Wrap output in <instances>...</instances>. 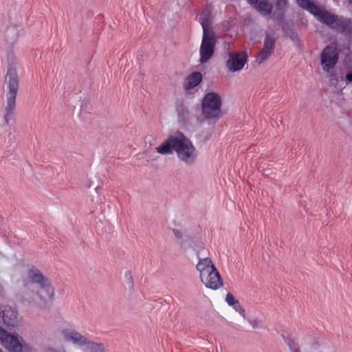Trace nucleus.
I'll use <instances>...</instances> for the list:
<instances>
[{
	"label": "nucleus",
	"instance_id": "f257e3e1",
	"mask_svg": "<svg viewBox=\"0 0 352 352\" xmlns=\"http://www.w3.org/2000/svg\"><path fill=\"white\" fill-rule=\"evenodd\" d=\"M155 150L161 155L175 152L179 160L187 164H193L197 157V149L192 142L182 133L169 135Z\"/></svg>",
	"mask_w": 352,
	"mask_h": 352
},
{
	"label": "nucleus",
	"instance_id": "f03ea898",
	"mask_svg": "<svg viewBox=\"0 0 352 352\" xmlns=\"http://www.w3.org/2000/svg\"><path fill=\"white\" fill-rule=\"evenodd\" d=\"M38 284L39 289L36 292L38 304H46L53 300L55 294V289L50 278L45 276L35 266H31L26 274V277L23 280V286L27 287L29 284Z\"/></svg>",
	"mask_w": 352,
	"mask_h": 352
},
{
	"label": "nucleus",
	"instance_id": "7ed1b4c3",
	"mask_svg": "<svg viewBox=\"0 0 352 352\" xmlns=\"http://www.w3.org/2000/svg\"><path fill=\"white\" fill-rule=\"evenodd\" d=\"M64 340L78 346L83 352H104L102 343L95 342L81 334L74 329H65L61 331Z\"/></svg>",
	"mask_w": 352,
	"mask_h": 352
},
{
	"label": "nucleus",
	"instance_id": "20e7f679",
	"mask_svg": "<svg viewBox=\"0 0 352 352\" xmlns=\"http://www.w3.org/2000/svg\"><path fill=\"white\" fill-rule=\"evenodd\" d=\"M6 80L8 84V92L7 95V104L4 113V122L8 124L12 119L16 105V96L19 88V81L17 73L14 69H9Z\"/></svg>",
	"mask_w": 352,
	"mask_h": 352
},
{
	"label": "nucleus",
	"instance_id": "39448f33",
	"mask_svg": "<svg viewBox=\"0 0 352 352\" xmlns=\"http://www.w3.org/2000/svg\"><path fill=\"white\" fill-rule=\"evenodd\" d=\"M222 101L220 96L214 92L205 95L201 102L202 115L206 120H218L221 115Z\"/></svg>",
	"mask_w": 352,
	"mask_h": 352
},
{
	"label": "nucleus",
	"instance_id": "423d86ee",
	"mask_svg": "<svg viewBox=\"0 0 352 352\" xmlns=\"http://www.w3.org/2000/svg\"><path fill=\"white\" fill-rule=\"evenodd\" d=\"M322 16L321 23L345 36L352 37V21L351 19L339 16L328 11L323 13Z\"/></svg>",
	"mask_w": 352,
	"mask_h": 352
},
{
	"label": "nucleus",
	"instance_id": "0eeeda50",
	"mask_svg": "<svg viewBox=\"0 0 352 352\" xmlns=\"http://www.w3.org/2000/svg\"><path fill=\"white\" fill-rule=\"evenodd\" d=\"M216 40L213 32L203 33L200 46V63H206L214 54Z\"/></svg>",
	"mask_w": 352,
	"mask_h": 352
},
{
	"label": "nucleus",
	"instance_id": "6e6552de",
	"mask_svg": "<svg viewBox=\"0 0 352 352\" xmlns=\"http://www.w3.org/2000/svg\"><path fill=\"white\" fill-rule=\"evenodd\" d=\"M339 52L333 45H327L322 51L320 56L322 69L329 72L338 61Z\"/></svg>",
	"mask_w": 352,
	"mask_h": 352
},
{
	"label": "nucleus",
	"instance_id": "1a4fd4ad",
	"mask_svg": "<svg viewBox=\"0 0 352 352\" xmlns=\"http://www.w3.org/2000/svg\"><path fill=\"white\" fill-rule=\"evenodd\" d=\"M8 328L18 327L21 323V318L17 310L10 306H0V318Z\"/></svg>",
	"mask_w": 352,
	"mask_h": 352
},
{
	"label": "nucleus",
	"instance_id": "9d476101",
	"mask_svg": "<svg viewBox=\"0 0 352 352\" xmlns=\"http://www.w3.org/2000/svg\"><path fill=\"white\" fill-rule=\"evenodd\" d=\"M226 61V67L231 72L241 70L247 62V56L243 52L230 53Z\"/></svg>",
	"mask_w": 352,
	"mask_h": 352
},
{
	"label": "nucleus",
	"instance_id": "9b49d317",
	"mask_svg": "<svg viewBox=\"0 0 352 352\" xmlns=\"http://www.w3.org/2000/svg\"><path fill=\"white\" fill-rule=\"evenodd\" d=\"M201 283L207 287L217 290L223 286V279L217 271L209 272L208 274L200 278Z\"/></svg>",
	"mask_w": 352,
	"mask_h": 352
},
{
	"label": "nucleus",
	"instance_id": "f8f14e48",
	"mask_svg": "<svg viewBox=\"0 0 352 352\" xmlns=\"http://www.w3.org/2000/svg\"><path fill=\"white\" fill-rule=\"evenodd\" d=\"M2 345L10 352H23L28 349V346L23 344L17 336L8 333L1 342Z\"/></svg>",
	"mask_w": 352,
	"mask_h": 352
},
{
	"label": "nucleus",
	"instance_id": "ddd939ff",
	"mask_svg": "<svg viewBox=\"0 0 352 352\" xmlns=\"http://www.w3.org/2000/svg\"><path fill=\"white\" fill-rule=\"evenodd\" d=\"M297 3L300 7L308 10L311 14L317 17L320 21L322 19L323 13L327 11L321 10L318 6L315 5L312 1L310 0H296Z\"/></svg>",
	"mask_w": 352,
	"mask_h": 352
},
{
	"label": "nucleus",
	"instance_id": "4468645a",
	"mask_svg": "<svg viewBox=\"0 0 352 352\" xmlns=\"http://www.w3.org/2000/svg\"><path fill=\"white\" fill-rule=\"evenodd\" d=\"M275 47V40L267 34L265 37L263 47L260 52L258 59L262 63L267 59L272 54Z\"/></svg>",
	"mask_w": 352,
	"mask_h": 352
},
{
	"label": "nucleus",
	"instance_id": "2eb2a0df",
	"mask_svg": "<svg viewBox=\"0 0 352 352\" xmlns=\"http://www.w3.org/2000/svg\"><path fill=\"white\" fill-rule=\"evenodd\" d=\"M253 8L263 15H269L272 10V5L269 0H248Z\"/></svg>",
	"mask_w": 352,
	"mask_h": 352
},
{
	"label": "nucleus",
	"instance_id": "dca6fc26",
	"mask_svg": "<svg viewBox=\"0 0 352 352\" xmlns=\"http://www.w3.org/2000/svg\"><path fill=\"white\" fill-rule=\"evenodd\" d=\"M196 269L199 273L200 278L217 270L210 258H200L196 265Z\"/></svg>",
	"mask_w": 352,
	"mask_h": 352
},
{
	"label": "nucleus",
	"instance_id": "f3484780",
	"mask_svg": "<svg viewBox=\"0 0 352 352\" xmlns=\"http://www.w3.org/2000/svg\"><path fill=\"white\" fill-rule=\"evenodd\" d=\"M202 81V75L199 72H195L189 74L183 83L185 90H190L197 87Z\"/></svg>",
	"mask_w": 352,
	"mask_h": 352
},
{
	"label": "nucleus",
	"instance_id": "a211bd4d",
	"mask_svg": "<svg viewBox=\"0 0 352 352\" xmlns=\"http://www.w3.org/2000/svg\"><path fill=\"white\" fill-rule=\"evenodd\" d=\"M198 20L201 25L203 33L213 32L209 30L211 22V11L209 9L204 10L199 15Z\"/></svg>",
	"mask_w": 352,
	"mask_h": 352
},
{
	"label": "nucleus",
	"instance_id": "6ab92c4d",
	"mask_svg": "<svg viewBox=\"0 0 352 352\" xmlns=\"http://www.w3.org/2000/svg\"><path fill=\"white\" fill-rule=\"evenodd\" d=\"M276 7V10L279 11V13L276 16V19L278 21H281L283 18L285 11L287 7V0H274Z\"/></svg>",
	"mask_w": 352,
	"mask_h": 352
},
{
	"label": "nucleus",
	"instance_id": "aec40b11",
	"mask_svg": "<svg viewBox=\"0 0 352 352\" xmlns=\"http://www.w3.org/2000/svg\"><path fill=\"white\" fill-rule=\"evenodd\" d=\"M226 300L229 305L234 306L239 302L236 300L232 294L228 293L226 295Z\"/></svg>",
	"mask_w": 352,
	"mask_h": 352
},
{
	"label": "nucleus",
	"instance_id": "412c9836",
	"mask_svg": "<svg viewBox=\"0 0 352 352\" xmlns=\"http://www.w3.org/2000/svg\"><path fill=\"white\" fill-rule=\"evenodd\" d=\"M234 309L239 312L241 316H244L245 315V310L244 309L239 305V302H237V304H236L235 305H234Z\"/></svg>",
	"mask_w": 352,
	"mask_h": 352
},
{
	"label": "nucleus",
	"instance_id": "4be33fe9",
	"mask_svg": "<svg viewBox=\"0 0 352 352\" xmlns=\"http://www.w3.org/2000/svg\"><path fill=\"white\" fill-rule=\"evenodd\" d=\"M8 333L0 327V342H1Z\"/></svg>",
	"mask_w": 352,
	"mask_h": 352
},
{
	"label": "nucleus",
	"instance_id": "5701e85b",
	"mask_svg": "<svg viewBox=\"0 0 352 352\" xmlns=\"http://www.w3.org/2000/svg\"><path fill=\"white\" fill-rule=\"evenodd\" d=\"M173 232L174 233V235L178 238V239H181L182 237V232L181 230H179L177 229H173Z\"/></svg>",
	"mask_w": 352,
	"mask_h": 352
},
{
	"label": "nucleus",
	"instance_id": "b1692460",
	"mask_svg": "<svg viewBox=\"0 0 352 352\" xmlns=\"http://www.w3.org/2000/svg\"><path fill=\"white\" fill-rule=\"evenodd\" d=\"M346 79L349 82H352V72L346 75Z\"/></svg>",
	"mask_w": 352,
	"mask_h": 352
},
{
	"label": "nucleus",
	"instance_id": "393cba45",
	"mask_svg": "<svg viewBox=\"0 0 352 352\" xmlns=\"http://www.w3.org/2000/svg\"><path fill=\"white\" fill-rule=\"evenodd\" d=\"M252 325L253 327H258L260 325V322L257 320H253L251 322Z\"/></svg>",
	"mask_w": 352,
	"mask_h": 352
},
{
	"label": "nucleus",
	"instance_id": "a878e982",
	"mask_svg": "<svg viewBox=\"0 0 352 352\" xmlns=\"http://www.w3.org/2000/svg\"><path fill=\"white\" fill-rule=\"evenodd\" d=\"M45 352H58V351L54 349L49 348L46 350Z\"/></svg>",
	"mask_w": 352,
	"mask_h": 352
},
{
	"label": "nucleus",
	"instance_id": "bb28decb",
	"mask_svg": "<svg viewBox=\"0 0 352 352\" xmlns=\"http://www.w3.org/2000/svg\"><path fill=\"white\" fill-rule=\"evenodd\" d=\"M0 352H2L1 349H0Z\"/></svg>",
	"mask_w": 352,
	"mask_h": 352
}]
</instances>
